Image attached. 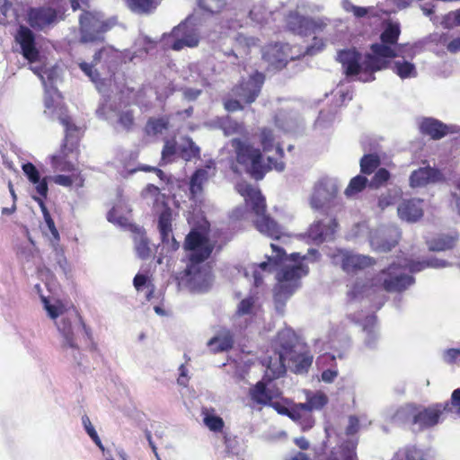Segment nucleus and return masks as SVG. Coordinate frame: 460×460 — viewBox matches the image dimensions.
I'll list each match as a JSON object with an SVG mask.
<instances>
[{
	"label": "nucleus",
	"mask_w": 460,
	"mask_h": 460,
	"mask_svg": "<svg viewBox=\"0 0 460 460\" xmlns=\"http://www.w3.org/2000/svg\"><path fill=\"white\" fill-rule=\"evenodd\" d=\"M58 120L65 128V136L58 150L49 156L50 164L54 170L74 172L76 167L69 158L73 155L77 158L79 155L82 131L80 128L73 123L68 115L60 114Z\"/></svg>",
	"instance_id": "nucleus-1"
},
{
	"label": "nucleus",
	"mask_w": 460,
	"mask_h": 460,
	"mask_svg": "<svg viewBox=\"0 0 460 460\" xmlns=\"http://www.w3.org/2000/svg\"><path fill=\"white\" fill-rule=\"evenodd\" d=\"M238 193L244 199L246 204H250L252 212L258 217L254 221L256 229L273 239L281 237V226L272 217L266 215V199L258 187L251 183H239Z\"/></svg>",
	"instance_id": "nucleus-2"
},
{
	"label": "nucleus",
	"mask_w": 460,
	"mask_h": 460,
	"mask_svg": "<svg viewBox=\"0 0 460 460\" xmlns=\"http://www.w3.org/2000/svg\"><path fill=\"white\" fill-rule=\"evenodd\" d=\"M231 146L234 149L236 162L243 166L245 172L255 180L263 179L273 167L279 171L285 168L283 162L274 161L272 157L268 158V164H264L261 151L240 138H233Z\"/></svg>",
	"instance_id": "nucleus-3"
},
{
	"label": "nucleus",
	"mask_w": 460,
	"mask_h": 460,
	"mask_svg": "<svg viewBox=\"0 0 460 460\" xmlns=\"http://www.w3.org/2000/svg\"><path fill=\"white\" fill-rule=\"evenodd\" d=\"M308 268L298 261L293 266H284L277 273V285L274 288V304L280 314L285 312L287 301L300 286V279L307 275Z\"/></svg>",
	"instance_id": "nucleus-4"
},
{
	"label": "nucleus",
	"mask_w": 460,
	"mask_h": 460,
	"mask_svg": "<svg viewBox=\"0 0 460 460\" xmlns=\"http://www.w3.org/2000/svg\"><path fill=\"white\" fill-rule=\"evenodd\" d=\"M116 24V18H104L99 12L84 10L79 16L81 43H102L105 34Z\"/></svg>",
	"instance_id": "nucleus-5"
},
{
	"label": "nucleus",
	"mask_w": 460,
	"mask_h": 460,
	"mask_svg": "<svg viewBox=\"0 0 460 460\" xmlns=\"http://www.w3.org/2000/svg\"><path fill=\"white\" fill-rule=\"evenodd\" d=\"M325 47L322 39L314 37L313 44L306 47L305 50L300 51L296 56L289 54L292 48L288 44L276 43L270 45L263 54V58L274 69L281 70L286 67L287 64L291 60H296L305 56H314L321 52Z\"/></svg>",
	"instance_id": "nucleus-6"
},
{
	"label": "nucleus",
	"mask_w": 460,
	"mask_h": 460,
	"mask_svg": "<svg viewBox=\"0 0 460 460\" xmlns=\"http://www.w3.org/2000/svg\"><path fill=\"white\" fill-rule=\"evenodd\" d=\"M163 40L168 49L181 51L185 48H197L200 42L199 30L190 19L176 25L169 34L163 35Z\"/></svg>",
	"instance_id": "nucleus-7"
},
{
	"label": "nucleus",
	"mask_w": 460,
	"mask_h": 460,
	"mask_svg": "<svg viewBox=\"0 0 460 460\" xmlns=\"http://www.w3.org/2000/svg\"><path fill=\"white\" fill-rule=\"evenodd\" d=\"M284 22L288 31L301 37H308L323 31L327 26L323 19L304 15L296 10L288 12Z\"/></svg>",
	"instance_id": "nucleus-8"
},
{
	"label": "nucleus",
	"mask_w": 460,
	"mask_h": 460,
	"mask_svg": "<svg viewBox=\"0 0 460 460\" xmlns=\"http://www.w3.org/2000/svg\"><path fill=\"white\" fill-rule=\"evenodd\" d=\"M177 279L193 291L204 293L211 287L213 276L210 270L200 265V262L190 261L184 270L178 274Z\"/></svg>",
	"instance_id": "nucleus-9"
},
{
	"label": "nucleus",
	"mask_w": 460,
	"mask_h": 460,
	"mask_svg": "<svg viewBox=\"0 0 460 460\" xmlns=\"http://www.w3.org/2000/svg\"><path fill=\"white\" fill-rule=\"evenodd\" d=\"M265 79L266 76L263 73L255 71L248 78L242 79L237 84L233 86L231 93L242 100L243 103L250 105L260 95Z\"/></svg>",
	"instance_id": "nucleus-10"
},
{
	"label": "nucleus",
	"mask_w": 460,
	"mask_h": 460,
	"mask_svg": "<svg viewBox=\"0 0 460 460\" xmlns=\"http://www.w3.org/2000/svg\"><path fill=\"white\" fill-rule=\"evenodd\" d=\"M382 288L388 293H400L407 289L414 283V279L402 272L399 264L392 263L387 268L379 271Z\"/></svg>",
	"instance_id": "nucleus-11"
},
{
	"label": "nucleus",
	"mask_w": 460,
	"mask_h": 460,
	"mask_svg": "<svg viewBox=\"0 0 460 460\" xmlns=\"http://www.w3.org/2000/svg\"><path fill=\"white\" fill-rule=\"evenodd\" d=\"M75 321L80 323L87 338L92 339L91 329L85 324L82 315L74 306L68 308V312L62 315L60 320L56 323L58 330L61 332L66 341V346L68 348H74L75 349L78 348L73 332V323Z\"/></svg>",
	"instance_id": "nucleus-12"
},
{
	"label": "nucleus",
	"mask_w": 460,
	"mask_h": 460,
	"mask_svg": "<svg viewBox=\"0 0 460 460\" xmlns=\"http://www.w3.org/2000/svg\"><path fill=\"white\" fill-rule=\"evenodd\" d=\"M184 249L192 252L190 256L191 262H203L212 253L214 245L205 234L194 229L187 234Z\"/></svg>",
	"instance_id": "nucleus-13"
},
{
	"label": "nucleus",
	"mask_w": 460,
	"mask_h": 460,
	"mask_svg": "<svg viewBox=\"0 0 460 460\" xmlns=\"http://www.w3.org/2000/svg\"><path fill=\"white\" fill-rule=\"evenodd\" d=\"M448 410V402L435 403L421 409L415 408L411 412V424L418 425L419 430H425L439 422L441 414Z\"/></svg>",
	"instance_id": "nucleus-14"
},
{
	"label": "nucleus",
	"mask_w": 460,
	"mask_h": 460,
	"mask_svg": "<svg viewBox=\"0 0 460 460\" xmlns=\"http://www.w3.org/2000/svg\"><path fill=\"white\" fill-rule=\"evenodd\" d=\"M272 380H267L266 377L257 382L249 389V396L253 403L261 406L268 405L272 400L283 399V393L276 385H272Z\"/></svg>",
	"instance_id": "nucleus-15"
},
{
	"label": "nucleus",
	"mask_w": 460,
	"mask_h": 460,
	"mask_svg": "<svg viewBox=\"0 0 460 460\" xmlns=\"http://www.w3.org/2000/svg\"><path fill=\"white\" fill-rule=\"evenodd\" d=\"M27 15L28 23L36 31H43L63 18L59 10L50 6L31 7Z\"/></svg>",
	"instance_id": "nucleus-16"
},
{
	"label": "nucleus",
	"mask_w": 460,
	"mask_h": 460,
	"mask_svg": "<svg viewBox=\"0 0 460 460\" xmlns=\"http://www.w3.org/2000/svg\"><path fill=\"white\" fill-rule=\"evenodd\" d=\"M15 41L20 45L22 54L25 59L31 63L38 61L40 53L37 49L35 34L31 29L26 27V25H20L15 35Z\"/></svg>",
	"instance_id": "nucleus-17"
},
{
	"label": "nucleus",
	"mask_w": 460,
	"mask_h": 460,
	"mask_svg": "<svg viewBox=\"0 0 460 460\" xmlns=\"http://www.w3.org/2000/svg\"><path fill=\"white\" fill-rule=\"evenodd\" d=\"M419 128L423 136H428L433 140H440L449 134L457 132L455 126L447 125L434 118H423Z\"/></svg>",
	"instance_id": "nucleus-18"
},
{
	"label": "nucleus",
	"mask_w": 460,
	"mask_h": 460,
	"mask_svg": "<svg viewBox=\"0 0 460 460\" xmlns=\"http://www.w3.org/2000/svg\"><path fill=\"white\" fill-rule=\"evenodd\" d=\"M157 226L162 243L169 245L172 251L178 250L180 243L172 234V210L168 206H165L159 214Z\"/></svg>",
	"instance_id": "nucleus-19"
},
{
	"label": "nucleus",
	"mask_w": 460,
	"mask_h": 460,
	"mask_svg": "<svg viewBox=\"0 0 460 460\" xmlns=\"http://www.w3.org/2000/svg\"><path fill=\"white\" fill-rule=\"evenodd\" d=\"M340 256L341 266L345 272L362 270L367 269V267H372L376 262L375 259L370 256L357 254L351 252H342Z\"/></svg>",
	"instance_id": "nucleus-20"
},
{
	"label": "nucleus",
	"mask_w": 460,
	"mask_h": 460,
	"mask_svg": "<svg viewBox=\"0 0 460 460\" xmlns=\"http://www.w3.org/2000/svg\"><path fill=\"white\" fill-rule=\"evenodd\" d=\"M338 60L341 63L348 76L358 75L362 71V54L356 49H344L339 52Z\"/></svg>",
	"instance_id": "nucleus-21"
},
{
	"label": "nucleus",
	"mask_w": 460,
	"mask_h": 460,
	"mask_svg": "<svg viewBox=\"0 0 460 460\" xmlns=\"http://www.w3.org/2000/svg\"><path fill=\"white\" fill-rule=\"evenodd\" d=\"M208 179V172L204 168L196 169L190 181V199L196 205L202 203L204 185Z\"/></svg>",
	"instance_id": "nucleus-22"
},
{
	"label": "nucleus",
	"mask_w": 460,
	"mask_h": 460,
	"mask_svg": "<svg viewBox=\"0 0 460 460\" xmlns=\"http://www.w3.org/2000/svg\"><path fill=\"white\" fill-rule=\"evenodd\" d=\"M458 239L459 234L457 231L454 230L448 233H440L428 239L426 243L430 251L444 252L455 248Z\"/></svg>",
	"instance_id": "nucleus-23"
},
{
	"label": "nucleus",
	"mask_w": 460,
	"mask_h": 460,
	"mask_svg": "<svg viewBox=\"0 0 460 460\" xmlns=\"http://www.w3.org/2000/svg\"><path fill=\"white\" fill-rule=\"evenodd\" d=\"M313 355L307 349H299L287 358L290 370L297 375L305 374L313 363Z\"/></svg>",
	"instance_id": "nucleus-24"
},
{
	"label": "nucleus",
	"mask_w": 460,
	"mask_h": 460,
	"mask_svg": "<svg viewBox=\"0 0 460 460\" xmlns=\"http://www.w3.org/2000/svg\"><path fill=\"white\" fill-rule=\"evenodd\" d=\"M337 227L338 222L336 219H332L329 225H325L322 221H316L309 226L306 234L312 241L323 243L334 234Z\"/></svg>",
	"instance_id": "nucleus-25"
},
{
	"label": "nucleus",
	"mask_w": 460,
	"mask_h": 460,
	"mask_svg": "<svg viewBox=\"0 0 460 460\" xmlns=\"http://www.w3.org/2000/svg\"><path fill=\"white\" fill-rule=\"evenodd\" d=\"M299 349V344L296 334L289 331L280 332L277 335V349L279 355L288 358Z\"/></svg>",
	"instance_id": "nucleus-26"
},
{
	"label": "nucleus",
	"mask_w": 460,
	"mask_h": 460,
	"mask_svg": "<svg viewBox=\"0 0 460 460\" xmlns=\"http://www.w3.org/2000/svg\"><path fill=\"white\" fill-rule=\"evenodd\" d=\"M22 171L30 180V181L36 185V192L40 195L38 199H45L48 195V183L47 177L40 178V172L37 166L28 162L22 165ZM37 197H34V199Z\"/></svg>",
	"instance_id": "nucleus-27"
},
{
	"label": "nucleus",
	"mask_w": 460,
	"mask_h": 460,
	"mask_svg": "<svg viewBox=\"0 0 460 460\" xmlns=\"http://www.w3.org/2000/svg\"><path fill=\"white\" fill-rule=\"evenodd\" d=\"M440 174L441 172L438 169L432 167H420L411 173L410 184L412 188L427 186L429 182L438 181Z\"/></svg>",
	"instance_id": "nucleus-28"
},
{
	"label": "nucleus",
	"mask_w": 460,
	"mask_h": 460,
	"mask_svg": "<svg viewBox=\"0 0 460 460\" xmlns=\"http://www.w3.org/2000/svg\"><path fill=\"white\" fill-rule=\"evenodd\" d=\"M397 211L400 218L409 222H415L423 217L420 201L416 199L403 200Z\"/></svg>",
	"instance_id": "nucleus-29"
},
{
	"label": "nucleus",
	"mask_w": 460,
	"mask_h": 460,
	"mask_svg": "<svg viewBox=\"0 0 460 460\" xmlns=\"http://www.w3.org/2000/svg\"><path fill=\"white\" fill-rule=\"evenodd\" d=\"M111 51L110 48L102 47L94 53L91 63L83 61L78 64V66L92 81L97 82L101 79V76L94 67L102 62L104 57L109 56Z\"/></svg>",
	"instance_id": "nucleus-30"
},
{
	"label": "nucleus",
	"mask_w": 460,
	"mask_h": 460,
	"mask_svg": "<svg viewBox=\"0 0 460 460\" xmlns=\"http://www.w3.org/2000/svg\"><path fill=\"white\" fill-rule=\"evenodd\" d=\"M287 358L279 355L276 350L273 353V356H270L267 360V370L265 375L267 380H276L282 377L286 373V366L285 361Z\"/></svg>",
	"instance_id": "nucleus-31"
},
{
	"label": "nucleus",
	"mask_w": 460,
	"mask_h": 460,
	"mask_svg": "<svg viewBox=\"0 0 460 460\" xmlns=\"http://www.w3.org/2000/svg\"><path fill=\"white\" fill-rule=\"evenodd\" d=\"M305 394L306 401L304 402L305 405H302L301 407L306 408L309 411H320L329 402L327 394L323 391L312 392L310 390H305Z\"/></svg>",
	"instance_id": "nucleus-32"
},
{
	"label": "nucleus",
	"mask_w": 460,
	"mask_h": 460,
	"mask_svg": "<svg viewBox=\"0 0 460 460\" xmlns=\"http://www.w3.org/2000/svg\"><path fill=\"white\" fill-rule=\"evenodd\" d=\"M160 4V0H125V5L135 13L148 14Z\"/></svg>",
	"instance_id": "nucleus-33"
},
{
	"label": "nucleus",
	"mask_w": 460,
	"mask_h": 460,
	"mask_svg": "<svg viewBox=\"0 0 460 460\" xmlns=\"http://www.w3.org/2000/svg\"><path fill=\"white\" fill-rule=\"evenodd\" d=\"M170 127V119L168 117L149 118L144 131L146 135L155 137L163 134Z\"/></svg>",
	"instance_id": "nucleus-34"
},
{
	"label": "nucleus",
	"mask_w": 460,
	"mask_h": 460,
	"mask_svg": "<svg viewBox=\"0 0 460 460\" xmlns=\"http://www.w3.org/2000/svg\"><path fill=\"white\" fill-rule=\"evenodd\" d=\"M449 262L443 259H438L437 257H431L423 261H412L409 264V269L411 272H420V270H424L427 267H431L432 269H443V267H447Z\"/></svg>",
	"instance_id": "nucleus-35"
},
{
	"label": "nucleus",
	"mask_w": 460,
	"mask_h": 460,
	"mask_svg": "<svg viewBox=\"0 0 460 460\" xmlns=\"http://www.w3.org/2000/svg\"><path fill=\"white\" fill-rule=\"evenodd\" d=\"M207 344L213 353H220V351H228L232 349L234 340L230 334L214 336L208 341Z\"/></svg>",
	"instance_id": "nucleus-36"
},
{
	"label": "nucleus",
	"mask_w": 460,
	"mask_h": 460,
	"mask_svg": "<svg viewBox=\"0 0 460 460\" xmlns=\"http://www.w3.org/2000/svg\"><path fill=\"white\" fill-rule=\"evenodd\" d=\"M389 61L379 58L375 54H366L363 61V71L365 73L373 74L374 72L385 69L388 67Z\"/></svg>",
	"instance_id": "nucleus-37"
},
{
	"label": "nucleus",
	"mask_w": 460,
	"mask_h": 460,
	"mask_svg": "<svg viewBox=\"0 0 460 460\" xmlns=\"http://www.w3.org/2000/svg\"><path fill=\"white\" fill-rule=\"evenodd\" d=\"M400 34L401 30L399 23H393V22H388L385 27V30L380 35V40L382 43L394 46L397 44Z\"/></svg>",
	"instance_id": "nucleus-38"
},
{
	"label": "nucleus",
	"mask_w": 460,
	"mask_h": 460,
	"mask_svg": "<svg viewBox=\"0 0 460 460\" xmlns=\"http://www.w3.org/2000/svg\"><path fill=\"white\" fill-rule=\"evenodd\" d=\"M367 186H368V180L366 175L358 174L350 180L349 186L345 189V195L348 198L354 197L364 191Z\"/></svg>",
	"instance_id": "nucleus-39"
},
{
	"label": "nucleus",
	"mask_w": 460,
	"mask_h": 460,
	"mask_svg": "<svg viewBox=\"0 0 460 460\" xmlns=\"http://www.w3.org/2000/svg\"><path fill=\"white\" fill-rule=\"evenodd\" d=\"M258 297L249 296L242 299L236 308L235 314L239 317L244 315H255Z\"/></svg>",
	"instance_id": "nucleus-40"
},
{
	"label": "nucleus",
	"mask_w": 460,
	"mask_h": 460,
	"mask_svg": "<svg viewBox=\"0 0 460 460\" xmlns=\"http://www.w3.org/2000/svg\"><path fill=\"white\" fill-rule=\"evenodd\" d=\"M133 286L137 292H140L143 288L147 289L146 294V301H150L154 297L155 287L146 275L137 274L133 279Z\"/></svg>",
	"instance_id": "nucleus-41"
},
{
	"label": "nucleus",
	"mask_w": 460,
	"mask_h": 460,
	"mask_svg": "<svg viewBox=\"0 0 460 460\" xmlns=\"http://www.w3.org/2000/svg\"><path fill=\"white\" fill-rule=\"evenodd\" d=\"M380 165V158L376 154H367L359 160L361 174L369 175Z\"/></svg>",
	"instance_id": "nucleus-42"
},
{
	"label": "nucleus",
	"mask_w": 460,
	"mask_h": 460,
	"mask_svg": "<svg viewBox=\"0 0 460 460\" xmlns=\"http://www.w3.org/2000/svg\"><path fill=\"white\" fill-rule=\"evenodd\" d=\"M393 70L402 79L415 77L417 75L415 65L404 60L394 61Z\"/></svg>",
	"instance_id": "nucleus-43"
},
{
	"label": "nucleus",
	"mask_w": 460,
	"mask_h": 460,
	"mask_svg": "<svg viewBox=\"0 0 460 460\" xmlns=\"http://www.w3.org/2000/svg\"><path fill=\"white\" fill-rule=\"evenodd\" d=\"M18 20V13L13 4L8 0H4L0 5V24H10Z\"/></svg>",
	"instance_id": "nucleus-44"
},
{
	"label": "nucleus",
	"mask_w": 460,
	"mask_h": 460,
	"mask_svg": "<svg viewBox=\"0 0 460 460\" xmlns=\"http://www.w3.org/2000/svg\"><path fill=\"white\" fill-rule=\"evenodd\" d=\"M34 201L40 206V209H41V214L44 219L45 224L47 225L48 229L49 230L54 240H59V234L58 229L56 228L54 220L52 219L47 207L45 206L44 199H34Z\"/></svg>",
	"instance_id": "nucleus-45"
},
{
	"label": "nucleus",
	"mask_w": 460,
	"mask_h": 460,
	"mask_svg": "<svg viewBox=\"0 0 460 460\" xmlns=\"http://www.w3.org/2000/svg\"><path fill=\"white\" fill-rule=\"evenodd\" d=\"M370 50L379 58H394L398 57L397 52L392 49V46L385 43H374L370 46Z\"/></svg>",
	"instance_id": "nucleus-46"
},
{
	"label": "nucleus",
	"mask_w": 460,
	"mask_h": 460,
	"mask_svg": "<svg viewBox=\"0 0 460 460\" xmlns=\"http://www.w3.org/2000/svg\"><path fill=\"white\" fill-rule=\"evenodd\" d=\"M203 422L213 432H219L224 427V420L220 416L208 413L207 408L203 409Z\"/></svg>",
	"instance_id": "nucleus-47"
},
{
	"label": "nucleus",
	"mask_w": 460,
	"mask_h": 460,
	"mask_svg": "<svg viewBox=\"0 0 460 460\" xmlns=\"http://www.w3.org/2000/svg\"><path fill=\"white\" fill-rule=\"evenodd\" d=\"M390 176L391 174L387 169L384 167L377 168L374 172L372 178L368 181V188L376 190V188L385 184L390 179Z\"/></svg>",
	"instance_id": "nucleus-48"
},
{
	"label": "nucleus",
	"mask_w": 460,
	"mask_h": 460,
	"mask_svg": "<svg viewBox=\"0 0 460 460\" xmlns=\"http://www.w3.org/2000/svg\"><path fill=\"white\" fill-rule=\"evenodd\" d=\"M259 39L254 37H248L243 34H238L235 38L237 47L242 49L244 54H249L251 49L258 46Z\"/></svg>",
	"instance_id": "nucleus-49"
},
{
	"label": "nucleus",
	"mask_w": 460,
	"mask_h": 460,
	"mask_svg": "<svg viewBox=\"0 0 460 460\" xmlns=\"http://www.w3.org/2000/svg\"><path fill=\"white\" fill-rule=\"evenodd\" d=\"M44 308L51 319H57L68 312V308L58 302L57 305H50L46 299H43Z\"/></svg>",
	"instance_id": "nucleus-50"
},
{
	"label": "nucleus",
	"mask_w": 460,
	"mask_h": 460,
	"mask_svg": "<svg viewBox=\"0 0 460 460\" xmlns=\"http://www.w3.org/2000/svg\"><path fill=\"white\" fill-rule=\"evenodd\" d=\"M275 137L270 128H263L261 131V144L265 152L272 150L274 147Z\"/></svg>",
	"instance_id": "nucleus-51"
},
{
	"label": "nucleus",
	"mask_w": 460,
	"mask_h": 460,
	"mask_svg": "<svg viewBox=\"0 0 460 460\" xmlns=\"http://www.w3.org/2000/svg\"><path fill=\"white\" fill-rule=\"evenodd\" d=\"M199 5L209 13H218L226 5V0H198Z\"/></svg>",
	"instance_id": "nucleus-52"
},
{
	"label": "nucleus",
	"mask_w": 460,
	"mask_h": 460,
	"mask_svg": "<svg viewBox=\"0 0 460 460\" xmlns=\"http://www.w3.org/2000/svg\"><path fill=\"white\" fill-rule=\"evenodd\" d=\"M80 178L81 181L84 180L80 176V172L73 175H66V174H57L53 177V181L55 184L58 186H65L66 188H70L74 183L75 180Z\"/></svg>",
	"instance_id": "nucleus-53"
},
{
	"label": "nucleus",
	"mask_w": 460,
	"mask_h": 460,
	"mask_svg": "<svg viewBox=\"0 0 460 460\" xmlns=\"http://www.w3.org/2000/svg\"><path fill=\"white\" fill-rule=\"evenodd\" d=\"M305 405L304 402L294 403L290 408L288 409V412L286 416L289 417L291 420L297 421L304 417V414L306 413L307 409L300 407Z\"/></svg>",
	"instance_id": "nucleus-54"
},
{
	"label": "nucleus",
	"mask_w": 460,
	"mask_h": 460,
	"mask_svg": "<svg viewBox=\"0 0 460 460\" xmlns=\"http://www.w3.org/2000/svg\"><path fill=\"white\" fill-rule=\"evenodd\" d=\"M177 153V143L174 140H166L162 150V160L169 161Z\"/></svg>",
	"instance_id": "nucleus-55"
},
{
	"label": "nucleus",
	"mask_w": 460,
	"mask_h": 460,
	"mask_svg": "<svg viewBox=\"0 0 460 460\" xmlns=\"http://www.w3.org/2000/svg\"><path fill=\"white\" fill-rule=\"evenodd\" d=\"M271 248L274 254L271 258H270V261H272L275 265H279L288 259L283 248L279 247V245L276 243H271Z\"/></svg>",
	"instance_id": "nucleus-56"
},
{
	"label": "nucleus",
	"mask_w": 460,
	"mask_h": 460,
	"mask_svg": "<svg viewBox=\"0 0 460 460\" xmlns=\"http://www.w3.org/2000/svg\"><path fill=\"white\" fill-rule=\"evenodd\" d=\"M136 252L138 257L141 259H146L151 254V249L149 247L148 241L141 238L136 244Z\"/></svg>",
	"instance_id": "nucleus-57"
},
{
	"label": "nucleus",
	"mask_w": 460,
	"mask_h": 460,
	"mask_svg": "<svg viewBox=\"0 0 460 460\" xmlns=\"http://www.w3.org/2000/svg\"><path fill=\"white\" fill-rule=\"evenodd\" d=\"M119 124L127 131L134 126V117L132 111H124L119 115Z\"/></svg>",
	"instance_id": "nucleus-58"
},
{
	"label": "nucleus",
	"mask_w": 460,
	"mask_h": 460,
	"mask_svg": "<svg viewBox=\"0 0 460 460\" xmlns=\"http://www.w3.org/2000/svg\"><path fill=\"white\" fill-rule=\"evenodd\" d=\"M241 101L242 100H240V99L232 98V97L226 98L224 100V108L228 112H235L238 111H243V106L242 105Z\"/></svg>",
	"instance_id": "nucleus-59"
},
{
	"label": "nucleus",
	"mask_w": 460,
	"mask_h": 460,
	"mask_svg": "<svg viewBox=\"0 0 460 460\" xmlns=\"http://www.w3.org/2000/svg\"><path fill=\"white\" fill-rule=\"evenodd\" d=\"M182 154L187 160H190L200 155V148L191 139H189V146L182 149Z\"/></svg>",
	"instance_id": "nucleus-60"
},
{
	"label": "nucleus",
	"mask_w": 460,
	"mask_h": 460,
	"mask_svg": "<svg viewBox=\"0 0 460 460\" xmlns=\"http://www.w3.org/2000/svg\"><path fill=\"white\" fill-rule=\"evenodd\" d=\"M360 428V420L357 416L351 415L349 418V424L346 428L347 436H354Z\"/></svg>",
	"instance_id": "nucleus-61"
},
{
	"label": "nucleus",
	"mask_w": 460,
	"mask_h": 460,
	"mask_svg": "<svg viewBox=\"0 0 460 460\" xmlns=\"http://www.w3.org/2000/svg\"><path fill=\"white\" fill-rule=\"evenodd\" d=\"M460 360V349H447L444 352V361L447 364H455Z\"/></svg>",
	"instance_id": "nucleus-62"
},
{
	"label": "nucleus",
	"mask_w": 460,
	"mask_h": 460,
	"mask_svg": "<svg viewBox=\"0 0 460 460\" xmlns=\"http://www.w3.org/2000/svg\"><path fill=\"white\" fill-rule=\"evenodd\" d=\"M405 460H425L423 453L412 447L405 449Z\"/></svg>",
	"instance_id": "nucleus-63"
},
{
	"label": "nucleus",
	"mask_w": 460,
	"mask_h": 460,
	"mask_svg": "<svg viewBox=\"0 0 460 460\" xmlns=\"http://www.w3.org/2000/svg\"><path fill=\"white\" fill-rule=\"evenodd\" d=\"M311 412L312 411H306V413L304 414V417L297 420L304 430H309V429H311L314 424V418Z\"/></svg>",
	"instance_id": "nucleus-64"
}]
</instances>
